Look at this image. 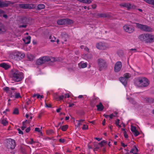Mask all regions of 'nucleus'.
I'll return each instance as SVG.
<instances>
[{"label":"nucleus","instance_id":"obj_1","mask_svg":"<svg viewBox=\"0 0 154 154\" xmlns=\"http://www.w3.org/2000/svg\"><path fill=\"white\" fill-rule=\"evenodd\" d=\"M9 76L14 82H19L21 81L23 78V73L16 69L12 70Z\"/></svg>","mask_w":154,"mask_h":154},{"label":"nucleus","instance_id":"obj_2","mask_svg":"<svg viewBox=\"0 0 154 154\" xmlns=\"http://www.w3.org/2000/svg\"><path fill=\"white\" fill-rule=\"evenodd\" d=\"M136 26L138 29L146 32H151L152 31V29L149 26L146 25L140 24L138 23H135Z\"/></svg>","mask_w":154,"mask_h":154},{"label":"nucleus","instance_id":"obj_3","mask_svg":"<svg viewBox=\"0 0 154 154\" xmlns=\"http://www.w3.org/2000/svg\"><path fill=\"white\" fill-rule=\"evenodd\" d=\"M97 62L100 71H101L106 67V62L103 59L101 58L99 59L98 60Z\"/></svg>","mask_w":154,"mask_h":154},{"label":"nucleus","instance_id":"obj_4","mask_svg":"<svg viewBox=\"0 0 154 154\" xmlns=\"http://www.w3.org/2000/svg\"><path fill=\"white\" fill-rule=\"evenodd\" d=\"M16 146L15 141L11 139L8 140L6 144V147L8 149H13Z\"/></svg>","mask_w":154,"mask_h":154},{"label":"nucleus","instance_id":"obj_5","mask_svg":"<svg viewBox=\"0 0 154 154\" xmlns=\"http://www.w3.org/2000/svg\"><path fill=\"white\" fill-rule=\"evenodd\" d=\"M57 22L59 25L69 24L73 23L72 20L67 18L59 20H57Z\"/></svg>","mask_w":154,"mask_h":154},{"label":"nucleus","instance_id":"obj_6","mask_svg":"<svg viewBox=\"0 0 154 154\" xmlns=\"http://www.w3.org/2000/svg\"><path fill=\"white\" fill-rule=\"evenodd\" d=\"M138 82L139 83L140 86L141 87H146L149 84V81L146 78H143L140 79H139Z\"/></svg>","mask_w":154,"mask_h":154},{"label":"nucleus","instance_id":"obj_7","mask_svg":"<svg viewBox=\"0 0 154 154\" xmlns=\"http://www.w3.org/2000/svg\"><path fill=\"white\" fill-rule=\"evenodd\" d=\"M48 57L44 56L38 59L36 62V63L38 65H41L47 61L48 60Z\"/></svg>","mask_w":154,"mask_h":154},{"label":"nucleus","instance_id":"obj_8","mask_svg":"<svg viewBox=\"0 0 154 154\" xmlns=\"http://www.w3.org/2000/svg\"><path fill=\"white\" fill-rule=\"evenodd\" d=\"M14 56V58L15 60H18L23 59L25 56L24 54L20 52L14 53L13 55Z\"/></svg>","mask_w":154,"mask_h":154},{"label":"nucleus","instance_id":"obj_9","mask_svg":"<svg viewBox=\"0 0 154 154\" xmlns=\"http://www.w3.org/2000/svg\"><path fill=\"white\" fill-rule=\"evenodd\" d=\"M19 6L20 8L23 9H32L35 8L34 5L32 4H20L19 5Z\"/></svg>","mask_w":154,"mask_h":154},{"label":"nucleus","instance_id":"obj_10","mask_svg":"<svg viewBox=\"0 0 154 154\" xmlns=\"http://www.w3.org/2000/svg\"><path fill=\"white\" fill-rule=\"evenodd\" d=\"M124 30L126 32L128 33H131L133 32L134 31V28L132 26L125 25L123 26Z\"/></svg>","mask_w":154,"mask_h":154},{"label":"nucleus","instance_id":"obj_11","mask_svg":"<svg viewBox=\"0 0 154 154\" xmlns=\"http://www.w3.org/2000/svg\"><path fill=\"white\" fill-rule=\"evenodd\" d=\"M14 3L9 1H5V2H2L0 0V8L7 7L11 4L13 5Z\"/></svg>","mask_w":154,"mask_h":154},{"label":"nucleus","instance_id":"obj_12","mask_svg":"<svg viewBox=\"0 0 154 154\" xmlns=\"http://www.w3.org/2000/svg\"><path fill=\"white\" fill-rule=\"evenodd\" d=\"M122 67V63L120 61L117 62L115 64L114 66V71L115 72H119Z\"/></svg>","mask_w":154,"mask_h":154},{"label":"nucleus","instance_id":"obj_13","mask_svg":"<svg viewBox=\"0 0 154 154\" xmlns=\"http://www.w3.org/2000/svg\"><path fill=\"white\" fill-rule=\"evenodd\" d=\"M154 42V35L147 34V39H146V42L151 43Z\"/></svg>","mask_w":154,"mask_h":154},{"label":"nucleus","instance_id":"obj_14","mask_svg":"<svg viewBox=\"0 0 154 154\" xmlns=\"http://www.w3.org/2000/svg\"><path fill=\"white\" fill-rule=\"evenodd\" d=\"M96 47L98 49L101 50L105 49L106 48L105 45L102 42L97 43L96 45Z\"/></svg>","mask_w":154,"mask_h":154},{"label":"nucleus","instance_id":"obj_15","mask_svg":"<svg viewBox=\"0 0 154 154\" xmlns=\"http://www.w3.org/2000/svg\"><path fill=\"white\" fill-rule=\"evenodd\" d=\"M20 21L21 23L24 24H26L28 23L29 22V19L25 17H23L21 18Z\"/></svg>","mask_w":154,"mask_h":154},{"label":"nucleus","instance_id":"obj_16","mask_svg":"<svg viewBox=\"0 0 154 154\" xmlns=\"http://www.w3.org/2000/svg\"><path fill=\"white\" fill-rule=\"evenodd\" d=\"M138 38L142 41H145L146 42L147 39V33L142 34L140 35L138 37Z\"/></svg>","mask_w":154,"mask_h":154},{"label":"nucleus","instance_id":"obj_17","mask_svg":"<svg viewBox=\"0 0 154 154\" xmlns=\"http://www.w3.org/2000/svg\"><path fill=\"white\" fill-rule=\"evenodd\" d=\"M119 80L125 86L126 85L128 80H127L126 78L124 77H121L119 78Z\"/></svg>","mask_w":154,"mask_h":154},{"label":"nucleus","instance_id":"obj_18","mask_svg":"<svg viewBox=\"0 0 154 154\" xmlns=\"http://www.w3.org/2000/svg\"><path fill=\"white\" fill-rule=\"evenodd\" d=\"M97 107V110L98 111H102L104 108V107L103 106L101 103H99L98 105L96 106Z\"/></svg>","mask_w":154,"mask_h":154},{"label":"nucleus","instance_id":"obj_19","mask_svg":"<svg viewBox=\"0 0 154 154\" xmlns=\"http://www.w3.org/2000/svg\"><path fill=\"white\" fill-rule=\"evenodd\" d=\"M138 151V150L137 148L135 146H134V148L132 149L130 151V152L134 154H138V153H137Z\"/></svg>","mask_w":154,"mask_h":154},{"label":"nucleus","instance_id":"obj_20","mask_svg":"<svg viewBox=\"0 0 154 154\" xmlns=\"http://www.w3.org/2000/svg\"><path fill=\"white\" fill-rule=\"evenodd\" d=\"M0 66L4 68L5 69H7L10 68L9 65L5 63H3L0 64Z\"/></svg>","mask_w":154,"mask_h":154},{"label":"nucleus","instance_id":"obj_21","mask_svg":"<svg viewBox=\"0 0 154 154\" xmlns=\"http://www.w3.org/2000/svg\"><path fill=\"white\" fill-rule=\"evenodd\" d=\"M6 31V29L3 25L0 23V34L5 32Z\"/></svg>","mask_w":154,"mask_h":154},{"label":"nucleus","instance_id":"obj_22","mask_svg":"<svg viewBox=\"0 0 154 154\" xmlns=\"http://www.w3.org/2000/svg\"><path fill=\"white\" fill-rule=\"evenodd\" d=\"M31 37L28 36L27 37L26 39H23V41L24 42L25 44H29L30 42Z\"/></svg>","mask_w":154,"mask_h":154},{"label":"nucleus","instance_id":"obj_23","mask_svg":"<svg viewBox=\"0 0 154 154\" xmlns=\"http://www.w3.org/2000/svg\"><path fill=\"white\" fill-rule=\"evenodd\" d=\"M97 15L99 17H109V15L105 14H98Z\"/></svg>","mask_w":154,"mask_h":154},{"label":"nucleus","instance_id":"obj_24","mask_svg":"<svg viewBox=\"0 0 154 154\" xmlns=\"http://www.w3.org/2000/svg\"><path fill=\"white\" fill-rule=\"evenodd\" d=\"M78 1L84 3L89 4L91 2V0H77Z\"/></svg>","mask_w":154,"mask_h":154},{"label":"nucleus","instance_id":"obj_25","mask_svg":"<svg viewBox=\"0 0 154 154\" xmlns=\"http://www.w3.org/2000/svg\"><path fill=\"white\" fill-rule=\"evenodd\" d=\"M45 5L44 4H39L37 6V10H39L45 8Z\"/></svg>","mask_w":154,"mask_h":154},{"label":"nucleus","instance_id":"obj_26","mask_svg":"<svg viewBox=\"0 0 154 154\" xmlns=\"http://www.w3.org/2000/svg\"><path fill=\"white\" fill-rule=\"evenodd\" d=\"M27 56L29 61H31L34 58V56L30 54H27Z\"/></svg>","mask_w":154,"mask_h":154},{"label":"nucleus","instance_id":"obj_27","mask_svg":"<svg viewBox=\"0 0 154 154\" xmlns=\"http://www.w3.org/2000/svg\"><path fill=\"white\" fill-rule=\"evenodd\" d=\"M145 99L146 102L149 103H152L153 102V100L152 98H145Z\"/></svg>","mask_w":154,"mask_h":154},{"label":"nucleus","instance_id":"obj_28","mask_svg":"<svg viewBox=\"0 0 154 154\" xmlns=\"http://www.w3.org/2000/svg\"><path fill=\"white\" fill-rule=\"evenodd\" d=\"M48 59L47 60V61H49L50 62L53 63L56 61L54 57H48Z\"/></svg>","mask_w":154,"mask_h":154},{"label":"nucleus","instance_id":"obj_29","mask_svg":"<svg viewBox=\"0 0 154 154\" xmlns=\"http://www.w3.org/2000/svg\"><path fill=\"white\" fill-rule=\"evenodd\" d=\"M131 76V75L129 73H125L123 75V77L126 78L127 80H128V79L130 78Z\"/></svg>","mask_w":154,"mask_h":154},{"label":"nucleus","instance_id":"obj_30","mask_svg":"<svg viewBox=\"0 0 154 154\" xmlns=\"http://www.w3.org/2000/svg\"><path fill=\"white\" fill-rule=\"evenodd\" d=\"M144 1L147 3L153 5L154 2V0H144Z\"/></svg>","mask_w":154,"mask_h":154},{"label":"nucleus","instance_id":"obj_31","mask_svg":"<svg viewBox=\"0 0 154 154\" xmlns=\"http://www.w3.org/2000/svg\"><path fill=\"white\" fill-rule=\"evenodd\" d=\"M46 133L48 135H52L54 134V132L51 129L47 130Z\"/></svg>","mask_w":154,"mask_h":154},{"label":"nucleus","instance_id":"obj_32","mask_svg":"<svg viewBox=\"0 0 154 154\" xmlns=\"http://www.w3.org/2000/svg\"><path fill=\"white\" fill-rule=\"evenodd\" d=\"M68 125H63L62 127V130L63 131H66L67 129L68 128Z\"/></svg>","mask_w":154,"mask_h":154},{"label":"nucleus","instance_id":"obj_33","mask_svg":"<svg viewBox=\"0 0 154 154\" xmlns=\"http://www.w3.org/2000/svg\"><path fill=\"white\" fill-rule=\"evenodd\" d=\"M1 123L4 125L5 126L7 124H8V122L5 119H3L2 120Z\"/></svg>","mask_w":154,"mask_h":154},{"label":"nucleus","instance_id":"obj_34","mask_svg":"<svg viewBox=\"0 0 154 154\" xmlns=\"http://www.w3.org/2000/svg\"><path fill=\"white\" fill-rule=\"evenodd\" d=\"M79 66H81V68H84L87 67V64L85 63H82L79 64Z\"/></svg>","mask_w":154,"mask_h":154},{"label":"nucleus","instance_id":"obj_35","mask_svg":"<svg viewBox=\"0 0 154 154\" xmlns=\"http://www.w3.org/2000/svg\"><path fill=\"white\" fill-rule=\"evenodd\" d=\"M19 110L17 108H15L14 111L13 112V113L14 114L17 115L19 114Z\"/></svg>","mask_w":154,"mask_h":154},{"label":"nucleus","instance_id":"obj_36","mask_svg":"<svg viewBox=\"0 0 154 154\" xmlns=\"http://www.w3.org/2000/svg\"><path fill=\"white\" fill-rule=\"evenodd\" d=\"M15 98H21V97L19 93H15Z\"/></svg>","mask_w":154,"mask_h":154},{"label":"nucleus","instance_id":"obj_37","mask_svg":"<svg viewBox=\"0 0 154 154\" xmlns=\"http://www.w3.org/2000/svg\"><path fill=\"white\" fill-rule=\"evenodd\" d=\"M135 126H133L132 125L131 126V130L132 132H134L135 131L137 130Z\"/></svg>","mask_w":154,"mask_h":154},{"label":"nucleus","instance_id":"obj_38","mask_svg":"<svg viewBox=\"0 0 154 154\" xmlns=\"http://www.w3.org/2000/svg\"><path fill=\"white\" fill-rule=\"evenodd\" d=\"M134 134L135 136H137L140 134V133L137 131V130L134 132Z\"/></svg>","mask_w":154,"mask_h":154},{"label":"nucleus","instance_id":"obj_39","mask_svg":"<svg viewBox=\"0 0 154 154\" xmlns=\"http://www.w3.org/2000/svg\"><path fill=\"white\" fill-rule=\"evenodd\" d=\"M88 128V126L86 125H84L82 127V129L83 130H86Z\"/></svg>","mask_w":154,"mask_h":154},{"label":"nucleus","instance_id":"obj_40","mask_svg":"<svg viewBox=\"0 0 154 154\" xmlns=\"http://www.w3.org/2000/svg\"><path fill=\"white\" fill-rule=\"evenodd\" d=\"M131 5L129 3H126V8H127L128 9H129L131 8Z\"/></svg>","mask_w":154,"mask_h":154},{"label":"nucleus","instance_id":"obj_41","mask_svg":"<svg viewBox=\"0 0 154 154\" xmlns=\"http://www.w3.org/2000/svg\"><path fill=\"white\" fill-rule=\"evenodd\" d=\"M124 136L125 138H127L128 137V135L127 134L126 131H125L124 132Z\"/></svg>","mask_w":154,"mask_h":154},{"label":"nucleus","instance_id":"obj_42","mask_svg":"<svg viewBox=\"0 0 154 154\" xmlns=\"http://www.w3.org/2000/svg\"><path fill=\"white\" fill-rule=\"evenodd\" d=\"M129 101L132 104H135L136 103L135 102L132 98L130 99Z\"/></svg>","mask_w":154,"mask_h":154},{"label":"nucleus","instance_id":"obj_43","mask_svg":"<svg viewBox=\"0 0 154 154\" xmlns=\"http://www.w3.org/2000/svg\"><path fill=\"white\" fill-rule=\"evenodd\" d=\"M126 3H122L120 4V5L123 7H126Z\"/></svg>","mask_w":154,"mask_h":154},{"label":"nucleus","instance_id":"obj_44","mask_svg":"<svg viewBox=\"0 0 154 154\" xmlns=\"http://www.w3.org/2000/svg\"><path fill=\"white\" fill-rule=\"evenodd\" d=\"M65 139H60L59 140V141L60 143H63L65 142Z\"/></svg>","mask_w":154,"mask_h":154},{"label":"nucleus","instance_id":"obj_45","mask_svg":"<svg viewBox=\"0 0 154 154\" xmlns=\"http://www.w3.org/2000/svg\"><path fill=\"white\" fill-rule=\"evenodd\" d=\"M17 130L18 131V133L19 134H23V132L21 131L20 128H18Z\"/></svg>","mask_w":154,"mask_h":154},{"label":"nucleus","instance_id":"obj_46","mask_svg":"<svg viewBox=\"0 0 154 154\" xmlns=\"http://www.w3.org/2000/svg\"><path fill=\"white\" fill-rule=\"evenodd\" d=\"M35 131L38 132H40L41 130H40L39 128H35Z\"/></svg>","mask_w":154,"mask_h":154},{"label":"nucleus","instance_id":"obj_47","mask_svg":"<svg viewBox=\"0 0 154 154\" xmlns=\"http://www.w3.org/2000/svg\"><path fill=\"white\" fill-rule=\"evenodd\" d=\"M26 26L27 25H26V24H24V25H20L19 27L20 28H26Z\"/></svg>","mask_w":154,"mask_h":154},{"label":"nucleus","instance_id":"obj_48","mask_svg":"<svg viewBox=\"0 0 154 154\" xmlns=\"http://www.w3.org/2000/svg\"><path fill=\"white\" fill-rule=\"evenodd\" d=\"M63 97H64V96L63 95L60 96L59 97V99L58 100H62L63 99Z\"/></svg>","mask_w":154,"mask_h":154},{"label":"nucleus","instance_id":"obj_49","mask_svg":"<svg viewBox=\"0 0 154 154\" xmlns=\"http://www.w3.org/2000/svg\"><path fill=\"white\" fill-rule=\"evenodd\" d=\"M120 120L119 119H117L115 123V124L116 125H118L119 123Z\"/></svg>","mask_w":154,"mask_h":154},{"label":"nucleus","instance_id":"obj_50","mask_svg":"<svg viewBox=\"0 0 154 154\" xmlns=\"http://www.w3.org/2000/svg\"><path fill=\"white\" fill-rule=\"evenodd\" d=\"M30 130V127H28V128H27L26 130H25V131H26V133H28L29 132Z\"/></svg>","mask_w":154,"mask_h":154},{"label":"nucleus","instance_id":"obj_51","mask_svg":"<svg viewBox=\"0 0 154 154\" xmlns=\"http://www.w3.org/2000/svg\"><path fill=\"white\" fill-rule=\"evenodd\" d=\"M9 87H6L4 88V91H8L9 90Z\"/></svg>","mask_w":154,"mask_h":154},{"label":"nucleus","instance_id":"obj_52","mask_svg":"<svg viewBox=\"0 0 154 154\" xmlns=\"http://www.w3.org/2000/svg\"><path fill=\"white\" fill-rule=\"evenodd\" d=\"M102 141V143H103V144L104 145V146L106 145L107 144V141H106L104 140Z\"/></svg>","mask_w":154,"mask_h":154},{"label":"nucleus","instance_id":"obj_53","mask_svg":"<svg viewBox=\"0 0 154 154\" xmlns=\"http://www.w3.org/2000/svg\"><path fill=\"white\" fill-rule=\"evenodd\" d=\"M45 106L47 107H51V104H47V103L45 102Z\"/></svg>","mask_w":154,"mask_h":154},{"label":"nucleus","instance_id":"obj_54","mask_svg":"<svg viewBox=\"0 0 154 154\" xmlns=\"http://www.w3.org/2000/svg\"><path fill=\"white\" fill-rule=\"evenodd\" d=\"M31 142H29V143H30V144H32L33 143H35V142L33 141V139H32V138L31 139Z\"/></svg>","mask_w":154,"mask_h":154},{"label":"nucleus","instance_id":"obj_55","mask_svg":"<svg viewBox=\"0 0 154 154\" xmlns=\"http://www.w3.org/2000/svg\"><path fill=\"white\" fill-rule=\"evenodd\" d=\"M69 103V107H72V106H74V103Z\"/></svg>","mask_w":154,"mask_h":154},{"label":"nucleus","instance_id":"obj_56","mask_svg":"<svg viewBox=\"0 0 154 154\" xmlns=\"http://www.w3.org/2000/svg\"><path fill=\"white\" fill-rule=\"evenodd\" d=\"M26 127V125L23 126L21 127V129L22 130H23Z\"/></svg>","mask_w":154,"mask_h":154},{"label":"nucleus","instance_id":"obj_57","mask_svg":"<svg viewBox=\"0 0 154 154\" xmlns=\"http://www.w3.org/2000/svg\"><path fill=\"white\" fill-rule=\"evenodd\" d=\"M99 147H96L94 149V151H97L98 149H99Z\"/></svg>","mask_w":154,"mask_h":154},{"label":"nucleus","instance_id":"obj_58","mask_svg":"<svg viewBox=\"0 0 154 154\" xmlns=\"http://www.w3.org/2000/svg\"><path fill=\"white\" fill-rule=\"evenodd\" d=\"M98 144L100 145L101 147H102L104 146V145L103 144V143H102V141H101V142H100L98 143Z\"/></svg>","mask_w":154,"mask_h":154},{"label":"nucleus","instance_id":"obj_59","mask_svg":"<svg viewBox=\"0 0 154 154\" xmlns=\"http://www.w3.org/2000/svg\"><path fill=\"white\" fill-rule=\"evenodd\" d=\"M97 6L96 4L92 5V7L93 9H95L96 8Z\"/></svg>","mask_w":154,"mask_h":154},{"label":"nucleus","instance_id":"obj_60","mask_svg":"<svg viewBox=\"0 0 154 154\" xmlns=\"http://www.w3.org/2000/svg\"><path fill=\"white\" fill-rule=\"evenodd\" d=\"M121 144L122 146L124 147H125L126 146H127V145H125L124 144V143H123L122 142H121Z\"/></svg>","mask_w":154,"mask_h":154},{"label":"nucleus","instance_id":"obj_61","mask_svg":"<svg viewBox=\"0 0 154 154\" xmlns=\"http://www.w3.org/2000/svg\"><path fill=\"white\" fill-rule=\"evenodd\" d=\"M95 139L98 140V141H100L102 139V138H99L97 137H95Z\"/></svg>","mask_w":154,"mask_h":154},{"label":"nucleus","instance_id":"obj_62","mask_svg":"<svg viewBox=\"0 0 154 154\" xmlns=\"http://www.w3.org/2000/svg\"><path fill=\"white\" fill-rule=\"evenodd\" d=\"M61 108H58V109H57V110H56L57 112H60V110H61Z\"/></svg>","mask_w":154,"mask_h":154},{"label":"nucleus","instance_id":"obj_63","mask_svg":"<svg viewBox=\"0 0 154 154\" xmlns=\"http://www.w3.org/2000/svg\"><path fill=\"white\" fill-rule=\"evenodd\" d=\"M84 49L87 51H88V52L89 51V50L87 47H85Z\"/></svg>","mask_w":154,"mask_h":154},{"label":"nucleus","instance_id":"obj_64","mask_svg":"<svg viewBox=\"0 0 154 154\" xmlns=\"http://www.w3.org/2000/svg\"><path fill=\"white\" fill-rule=\"evenodd\" d=\"M105 122H106V121H105V119H104V120H103V122H102V124L103 125H104L105 124Z\"/></svg>","mask_w":154,"mask_h":154}]
</instances>
